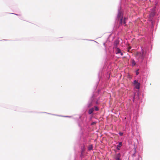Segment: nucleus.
Masks as SVG:
<instances>
[{"mask_svg": "<svg viewBox=\"0 0 160 160\" xmlns=\"http://www.w3.org/2000/svg\"><path fill=\"white\" fill-rule=\"evenodd\" d=\"M131 47H128V51H129V50L130 49H131Z\"/></svg>", "mask_w": 160, "mask_h": 160, "instance_id": "2eb2a0df", "label": "nucleus"}, {"mask_svg": "<svg viewBox=\"0 0 160 160\" xmlns=\"http://www.w3.org/2000/svg\"><path fill=\"white\" fill-rule=\"evenodd\" d=\"M119 43V41L118 40H116L114 41V47L117 48V46Z\"/></svg>", "mask_w": 160, "mask_h": 160, "instance_id": "7ed1b4c3", "label": "nucleus"}, {"mask_svg": "<svg viewBox=\"0 0 160 160\" xmlns=\"http://www.w3.org/2000/svg\"><path fill=\"white\" fill-rule=\"evenodd\" d=\"M133 84L136 88L139 89L140 88V83L138 82L136 80L134 81Z\"/></svg>", "mask_w": 160, "mask_h": 160, "instance_id": "f03ea898", "label": "nucleus"}, {"mask_svg": "<svg viewBox=\"0 0 160 160\" xmlns=\"http://www.w3.org/2000/svg\"><path fill=\"white\" fill-rule=\"evenodd\" d=\"M145 52L143 51L142 53L137 52L136 54V57L138 59H141L142 61L143 60L145 56Z\"/></svg>", "mask_w": 160, "mask_h": 160, "instance_id": "f257e3e1", "label": "nucleus"}, {"mask_svg": "<svg viewBox=\"0 0 160 160\" xmlns=\"http://www.w3.org/2000/svg\"><path fill=\"white\" fill-rule=\"evenodd\" d=\"M95 110L96 111H98L99 109L97 107L95 106Z\"/></svg>", "mask_w": 160, "mask_h": 160, "instance_id": "f8f14e48", "label": "nucleus"}, {"mask_svg": "<svg viewBox=\"0 0 160 160\" xmlns=\"http://www.w3.org/2000/svg\"><path fill=\"white\" fill-rule=\"evenodd\" d=\"M138 72H137L136 73V74H137V75H138Z\"/></svg>", "mask_w": 160, "mask_h": 160, "instance_id": "6ab92c4d", "label": "nucleus"}, {"mask_svg": "<svg viewBox=\"0 0 160 160\" xmlns=\"http://www.w3.org/2000/svg\"><path fill=\"white\" fill-rule=\"evenodd\" d=\"M93 146L92 145H90L88 147V149L90 151L92 149Z\"/></svg>", "mask_w": 160, "mask_h": 160, "instance_id": "1a4fd4ad", "label": "nucleus"}, {"mask_svg": "<svg viewBox=\"0 0 160 160\" xmlns=\"http://www.w3.org/2000/svg\"><path fill=\"white\" fill-rule=\"evenodd\" d=\"M116 48V54H119L120 53H121V51L120 49L118 48Z\"/></svg>", "mask_w": 160, "mask_h": 160, "instance_id": "423d86ee", "label": "nucleus"}, {"mask_svg": "<svg viewBox=\"0 0 160 160\" xmlns=\"http://www.w3.org/2000/svg\"><path fill=\"white\" fill-rule=\"evenodd\" d=\"M122 145V143L121 142H119V145L117 146V148L119 150V149L118 148H120L121 147V146Z\"/></svg>", "mask_w": 160, "mask_h": 160, "instance_id": "9d476101", "label": "nucleus"}, {"mask_svg": "<svg viewBox=\"0 0 160 160\" xmlns=\"http://www.w3.org/2000/svg\"><path fill=\"white\" fill-rule=\"evenodd\" d=\"M115 160H121L120 159H115Z\"/></svg>", "mask_w": 160, "mask_h": 160, "instance_id": "a211bd4d", "label": "nucleus"}, {"mask_svg": "<svg viewBox=\"0 0 160 160\" xmlns=\"http://www.w3.org/2000/svg\"><path fill=\"white\" fill-rule=\"evenodd\" d=\"M121 56H122L123 55V53L121 52V53H120Z\"/></svg>", "mask_w": 160, "mask_h": 160, "instance_id": "dca6fc26", "label": "nucleus"}, {"mask_svg": "<svg viewBox=\"0 0 160 160\" xmlns=\"http://www.w3.org/2000/svg\"><path fill=\"white\" fill-rule=\"evenodd\" d=\"M94 111V109L93 108L90 109L88 111V113L89 114H91Z\"/></svg>", "mask_w": 160, "mask_h": 160, "instance_id": "6e6552de", "label": "nucleus"}, {"mask_svg": "<svg viewBox=\"0 0 160 160\" xmlns=\"http://www.w3.org/2000/svg\"><path fill=\"white\" fill-rule=\"evenodd\" d=\"M121 155L120 153H118L115 155V159H120Z\"/></svg>", "mask_w": 160, "mask_h": 160, "instance_id": "0eeeda50", "label": "nucleus"}, {"mask_svg": "<svg viewBox=\"0 0 160 160\" xmlns=\"http://www.w3.org/2000/svg\"><path fill=\"white\" fill-rule=\"evenodd\" d=\"M118 19H120L121 18H123L122 14L121 12H118Z\"/></svg>", "mask_w": 160, "mask_h": 160, "instance_id": "39448f33", "label": "nucleus"}, {"mask_svg": "<svg viewBox=\"0 0 160 160\" xmlns=\"http://www.w3.org/2000/svg\"><path fill=\"white\" fill-rule=\"evenodd\" d=\"M92 105V102H90L88 105V107H89Z\"/></svg>", "mask_w": 160, "mask_h": 160, "instance_id": "ddd939ff", "label": "nucleus"}, {"mask_svg": "<svg viewBox=\"0 0 160 160\" xmlns=\"http://www.w3.org/2000/svg\"><path fill=\"white\" fill-rule=\"evenodd\" d=\"M132 66H134L136 65L135 62L133 59L132 60Z\"/></svg>", "mask_w": 160, "mask_h": 160, "instance_id": "9b49d317", "label": "nucleus"}, {"mask_svg": "<svg viewBox=\"0 0 160 160\" xmlns=\"http://www.w3.org/2000/svg\"><path fill=\"white\" fill-rule=\"evenodd\" d=\"M120 20V23L121 24H122L123 22L124 24H125L126 23V20L127 19V18H124V19L123 21V18H120L119 19Z\"/></svg>", "mask_w": 160, "mask_h": 160, "instance_id": "20e7f679", "label": "nucleus"}, {"mask_svg": "<svg viewBox=\"0 0 160 160\" xmlns=\"http://www.w3.org/2000/svg\"><path fill=\"white\" fill-rule=\"evenodd\" d=\"M95 123H96L95 122H93L91 124L92 125H94V124H95Z\"/></svg>", "mask_w": 160, "mask_h": 160, "instance_id": "f3484780", "label": "nucleus"}, {"mask_svg": "<svg viewBox=\"0 0 160 160\" xmlns=\"http://www.w3.org/2000/svg\"><path fill=\"white\" fill-rule=\"evenodd\" d=\"M119 134L120 136H122L123 135V133L122 132H120L119 133Z\"/></svg>", "mask_w": 160, "mask_h": 160, "instance_id": "4468645a", "label": "nucleus"}]
</instances>
